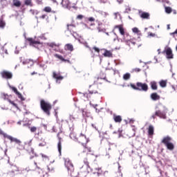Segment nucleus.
<instances>
[{"mask_svg": "<svg viewBox=\"0 0 177 177\" xmlns=\"http://www.w3.org/2000/svg\"><path fill=\"white\" fill-rule=\"evenodd\" d=\"M82 115H83V117H89L90 113L86 112V111H82Z\"/></svg>", "mask_w": 177, "mask_h": 177, "instance_id": "42", "label": "nucleus"}, {"mask_svg": "<svg viewBox=\"0 0 177 177\" xmlns=\"http://www.w3.org/2000/svg\"><path fill=\"white\" fill-rule=\"evenodd\" d=\"M80 136H82L83 138H84V139H85L86 143H88V140L86 139V136L85 135H84V134H82V133H80Z\"/></svg>", "mask_w": 177, "mask_h": 177, "instance_id": "59", "label": "nucleus"}, {"mask_svg": "<svg viewBox=\"0 0 177 177\" xmlns=\"http://www.w3.org/2000/svg\"><path fill=\"white\" fill-rule=\"evenodd\" d=\"M151 99L153 100V102H157V100H160V97L157 94V93H153L151 94Z\"/></svg>", "mask_w": 177, "mask_h": 177, "instance_id": "20", "label": "nucleus"}, {"mask_svg": "<svg viewBox=\"0 0 177 177\" xmlns=\"http://www.w3.org/2000/svg\"><path fill=\"white\" fill-rule=\"evenodd\" d=\"M136 85L139 88L138 91H143L144 92L149 91V86L146 83L137 82Z\"/></svg>", "mask_w": 177, "mask_h": 177, "instance_id": "7", "label": "nucleus"}, {"mask_svg": "<svg viewBox=\"0 0 177 177\" xmlns=\"http://www.w3.org/2000/svg\"><path fill=\"white\" fill-rule=\"evenodd\" d=\"M0 135H3V138H6V136L8 135L6 133L3 132L2 129L0 128Z\"/></svg>", "mask_w": 177, "mask_h": 177, "instance_id": "47", "label": "nucleus"}, {"mask_svg": "<svg viewBox=\"0 0 177 177\" xmlns=\"http://www.w3.org/2000/svg\"><path fill=\"white\" fill-rule=\"evenodd\" d=\"M88 151V153H91V148H85V149L84 150V153H85V151Z\"/></svg>", "mask_w": 177, "mask_h": 177, "instance_id": "62", "label": "nucleus"}, {"mask_svg": "<svg viewBox=\"0 0 177 177\" xmlns=\"http://www.w3.org/2000/svg\"><path fill=\"white\" fill-rule=\"evenodd\" d=\"M61 5L64 9H68V10L71 9V2H70V0H62Z\"/></svg>", "mask_w": 177, "mask_h": 177, "instance_id": "10", "label": "nucleus"}, {"mask_svg": "<svg viewBox=\"0 0 177 177\" xmlns=\"http://www.w3.org/2000/svg\"><path fill=\"white\" fill-rule=\"evenodd\" d=\"M13 5L16 8H20L21 6V2L19 0H13Z\"/></svg>", "mask_w": 177, "mask_h": 177, "instance_id": "30", "label": "nucleus"}, {"mask_svg": "<svg viewBox=\"0 0 177 177\" xmlns=\"http://www.w3.org/2000/svg\"><path fill=\"white\" fill-rule=\"evenodd\" d=\"M148 135L149 136H153L154 135V126L150 124L148 127Z\"/></svg>", "mask_w": 177, "mask_h": 177, "instance_id": "21", "label": "nucleus"}, {"mask_svg": "<svg viewBox=\"0 0 177 177\" xmlns=\"http://www.w3.org/2000/svg\"><path fill=\"white\" fill-rule=\"evenodd\" d=\"M84 17V15H77V18L79 19L80 20H81L82 18Z\"/></svg>", "mask_w": 177, "mask_h": 177, "instance_id": "64", "label": "nucleus"}, {"mask_svg": "<svg viewBox=\"0 0 177 177\" xmlns=\"http://www.w3.org/2000/svg\"><path fill=\"white\" fill-rule=\"evenodd\" d=\"M148 37H156V34L153 32H148Z\"/></svg>", "mask_w": 177, "mask_h": 177, "instance_id": "55", "label": "nucleus"}, {"mask_svg": "<svg viewBox=\"0 0 177 177\" xmlns=\"http://www.w3.org/2000/svg\"><path fill=\"white\" fill-rule=\"evenodd\" d=\"M25 5H27V6H32V2L31 0H26Z\"/></svg>", "mask_w": 177, "mask_h": 177, "instance_id": "36", "label": "nucleus"}, {"mask_svg": "<svg viewBox=\"0 0 177 177\" xmlns=\"http://www.w3.org/2000/svg\"><path fill=\"white\" fill-rule=\"evenodd\" d=\"M156 2H162V3H169V1L168 0H156Z\"/></svg>", "mask_w": 177, "mask_h": 177, "instance_id": "45", "label": "nucleus"}, {"mask_svg": "<svg viewBox=\"0 0 177 177\" xmlns=\"http://www.w3.org/2000/svg\"><path fill=\"white\" fill-rule=\"evenodd\" d=\"M103 175H104V176H107V175H109V171H104Z\"/></svg>", "mask_w": 177, "mask_h": 177, "instance_id": "63", "label": "nucleus"}, {"mask_svg": "<svg viewBox=\"0 0 177 177\" xmlns=\"http://www.w3.org/2000/svg\"><path fill=\"white\" fill-rule=\"evenodd\" d=\"M84 164L80 169H81V174H82L83 176H86L89 172H92V169H91V167H89V162H88V159L85 158L84 160Z\"/></svg>", "mask_w": 177, "mask_h": 177, "instance_id": "2", "label": "nucleus"}, {"mask_svg": "<svg viewBox=\"0 0 177 177\" xmlns=\"http://www.w3.org/2000/svg\"><path fill=\"white\" fill-rule=\"evenodd\" d=\"M8 86L10 88V89H11L14 93H15V95H17V96L19 97V99H20L22 101L26 100V99H24V97H23V95H21V93H20V92H19L17 91V88L12 85H10V84L8 82Z\"/></svg>", "mask_w": 177, "mask_h": 177, "instance_id": "4", "label": "nucleus"}, {"mask_svg": "<svg viewBox=\"0 0 177 177\" xmlns=\"http://www.w3.org/2000/svg\"><path fill=\"white\" fill-rule=\"evenodd\" d=\"M104 53H103L104 57H111L113 56V53L110 50H107L106 49H104Z\"/></svg>", "mask_w": 177, "mask_h": 177, "instance_id": "22", "label": "nucleus"}, {"mask_svg": "<svg viewBox=\"0 0 177 177\" xmlns=\"http://www.w3.org/2000/svg\"><path fill=\"white\" fill-rule=\"evenodd\" d=\"M132 31L134 32V34H139V32H140V30H139V29L136 27L133 28Z\"/></svg>", "mask_w": 177, "mask_h": 177, "instance_id": "37", "label": "nucleus"}, {"mask_svg": "<svg viewBox=\"0 0 177 177\" xmlns=\"http://www.w3.org/2000/svg\"><path fill=\"white\" fill-rule=\"evenodd\" d=\"M171 140H172V138H171V136H165L162 140V143H163V145H165V146L166 145H168V143H171Z\"/></svg>", "mask_w": 177, "mask_h": 177, "instance_id": "16", "label": "nucleus"}, {"mask_svg": "<svg viewBox=\"0 0 177 177\" xmlns=\"http://www.w3.org/2000/svg\"><path fill=\"white\" fill-rule=\"evenodd\" d=\"M165 10L167 15H169L170 13H172V8L171 7H165Z\"/></svg>", "mask_w": 177, "mask_h": 177, "instance_id": "32", "label": "nucleus"}, {"mask_svg": "<svg viewBox=\"0 0 177 177\" xmlns=\"http://www.w3.org/2000/svg\"><path fill=\"white\" fill-rule=\"evenodd\" d=\"M90 106L95 109V111L97 112V108H96L97 107V104H93L92 102H90Z\"/></svg>", "mask_w": 177, "mask_h": 177, "instance_id": "51", "label": "nucleus"}, {"mask_svg": "<svg viewBox=\"0 0 177 177\" xmlns=\"http://www.w3.org/2000/svg\"><path fill=\"white\" fill-rule=\"evenodd\" d=\"M48 46L50 48H55V46H57L55 43H47Z\"/></svg>", "mask_w": 177, "mask_h": 177, "instance_id": "43", "label": "nucleus"}, {"mask_svg": "<svg viewBox=\"0 0 177 177\" xmlns=\"http://www.w3.org/2000/svg\"><path fill=\"white\" fill-rule=\"evenodd\" d=\"M66 168L68 172H73L74 171V166L68 158H64Z\"/></svg>", "mask_w": 177, "mask_h": 177, "instance_id": "5", "label": "nucleus"}, {"mask_svg": "<svg viewBox=\"0 0 177 177\" xmlns=\"http://www.w3.org/2000/svg\"><path fill=\"white\" fill-rule=\"evenodd\" d=\"M130 78H131V73H127L123 75V80H124V81H128V80H130Z\"/></svg>", "mask_w": 177, "mask_h": 177, "instance_id": "31", "label": "nucleus"}, {"mask_svg": "<svg viewBox=\"0 0 177 177\" xmlns=\"http://www.w3.org/2000/svg\"><path fill=\"white\" fill-rule=\"evenodd\" d=\"M131 12V7L126 6L124 13H130Z\"/></svg>", "mask_w": 177, "mask_h": 177, "instance_id": "41", "label": "nucleus"}, {"mask_svg": "<svg viewBox=\"0 0 177 177\" xmlns=\"http://www.w3.org/2000/svg\"><path fill=\"white\" fill-rule=\"evenodd\" d=\"M28 41L30 42V45H32V46H35V48H38V45H41V41H35L32 39V38H28Z\"/></svg>", "mask_w": 177, "mask_h": 177, "instance_id": "14", "label": "nucleus"}, {"mask_svg": "<svg viewBox=\"0 0 177 177\" xmlns=\"http://www.w3.org/2000/svg\"><path fill=\"white\" fill-rule=\"evenodd\" d=\"M166 147L168 150H174V149H175V146L174 145V144L172 142H169L168 144H167L166 145Z\"/></svg>", "mask_w": 177, "mask_h": 177, "instance_id": "27", "label": "nucleus"}, {"mask_svg": "<svg viewBox=\"0 0 177 177\" xmlns=\"http://www.w3.org/2000/svg\"><path fill=\"white\" fill-rule=\"evenodd\" d=\"M79 42H80V44H84V45H85V46H86V47L88 48V43H86V42H82V41H81V39H79Z\"/></svg>", "mask_w": 177, "mask_h": 177, "instance_id": "57", "label": "nucleus"}, {"mask_svg": "<svg viewBox=\"0 0 177 177\" xmlns=\"http://www.w3.org/2000/svg\"><path fill=\"white\" fill-rule=\"evenodd\" d=\"M70 138H71V139H73L75 142H77V140H78V139H77V137H75V136H74V134H71Z\"/></svg>", "mask_w": 177, "mask_h": 177, "instance_id": "46", "label": "nucleus"}, {"mask_svg": "<svg viewBox=\"0 0 177 177\" xmlns=\"http://www.w3.org/2000/svg\"><path fill=\"white\" fill-rule=\"evenodd\" d=\"M30 12L32 13V15H38L39 12L37 10H30Z\"/></svg>", "mask_w": 177, "mask_h": 177, "instance_id": "48", "label": "nucleus"}, {"mask_svg": "<svg viewBox=\"0 0 177 177\" xmlns=\"http://www.w3.org/2000/svg\"><path fill=\"white\" fill-rule=\"evenodd\" d=\"M131 87L134 89L135 91H139V88L138 86H136L135 84H130Z\"/></svg>", "mask_w": 177, "mask_h": 177, "instance_id": "40", "label": "nucleus"}, {"mask_svg": "<svg viewBox=\"0 0 177 177\" xmlns=\"http://www.w3.org/2000/svg\"><path fill=\"white\" fill-rule=\"evenodd\" d=\"M8 94L3 93L2 94V98L4 100H8L10 104H12V106H15V107H17V104L13 102V101L10 100V99L8 98Z\"/></svg>", "mask_w": 177, "mask_h": 177, "instance_id": "19", "label": "nucleus"}, {"mask_svg": "<svg viewBox=\"0 0 177 177\" xmlns=\"http://www.w3.org/2000/svg\"><path fill=\"white\" fill-rule=\"evenodd\" d=\"M67 30L71 34V35H74V31H75V25L74 24H68L67 25Z\"/></svg>", "mask_w": 177, "mask_h": 177, "instance_id": "17", "label": "nucleus"}, {"mask_svg": "<svg viewBox=\"0 0 177 177\" xmlns=\"http://www.w3.org/2000/svg\"><path fill=\"white\" fill-rule=\"evenodd\" d=\"M40 106L41 110H43L44 113L47 115H50V110H52V105L50 104L44 100L40 101Z\"/></svg>", "mask_w": 177, "mask_h": 177, "instance_id": "1", "label": "nucleus"}, {"mask_svg": "<svg viewBox=\"0 0 177 177\" xmlns=\"http://www.w3.org/2000/svg\"><path fill=\"white\" fill-rule=\"evenodd\" d=\"M98 13L102 15L103 17H107V16H109V12H106L104 11H98Z\"/></svg>", "mask_w": 177, "mask_h": 177, "instance_id": "33", "label": "nucleus"}, {"mask_svg": "<svg viewBox=\"0 0 177 177\" xmlns=\"http://www.w3.org/2000/svg\"><path fill=\"white\" fill-rule=\"evenodd\" d=\"M113 15L115 16V19H117L118 16L121 19V15H120V12H115Z\"/></svg>", "mask_w": 177, "mask_h": 177, "instance_id": "53", "label": "nucleus"}, {"mask_svg": "<svg viewBox=\"0 0 177 177\" xmlns=\"http://www.w3.org/2000/svg\"><path fill=\"white\" fill-rule=\"evenodd\" d=\"M7 139H8L9 140H10L11 142H15V143H17V145H20V143H21V142L20 141V140L13 138L11 136H9L7 134V136H6V137Z\"/></svg>", "mask_w": 177, "mask_h": 177, "instance_id": "15", "label": "nucleus"}, {"mask_svg": "<svg viewBox=\"0 0 177 177\" xmlns=\"http://www.w3.org/2000/svg\"><path fill=\"white\" fill-rule=\"evenodd\" d=\"M39 146L40 147H44V146H46V142H41V143H39Z\"/></svg>", "mask_w": 177, "mask_h": 177, "instance_id": "54", "label": "nucleus"}, {"mask_svg": "<svg viewBox=\"0 0 177 177\" xmlns=\"http://www.w3.org/2000/svg\"><path fill=\"white\" fill-rule=\"evenodd\" d=\"M22 63L23 64H28V63H30V66L34 65V62L32 61L26 60V61H24Z\"/></svg>", "mask_w": 177, "mask_h": 177, "instance_id": "38", "label": "nucleus"}, {"mask_svg": "<svg viewBox=\"0 0 177 177\" xmlns=\"http://www.w3.org/2000/svg\"><path fill=\"white\" fill-rule=\"evenodd\" d=\"M79 117H80V113L77 111H74L69 115V120L70 121L73 122V121H75V120H78Z\"/></svg>", "mask_w": 177, "mask_h": 177, "instance_id": "12", "label": "nucleus"}, {"mask_svg": "<svg viewBox=\"0 0 177 177\" xmlns=\"http://www.w3.org/2000/svg\"><path fill=\"white\" fill-rule=\"evenodd\" d=\"M39 67L43 68V70H45L46 68V66L44 64H39Z\"/></svg>", "mask_w": 177, "mask_h": 177, "instance_id": "49", "label": "nucleus"}, {"mask_svg": "<svg viewBox=\"0 0 177 177\" xmlns=\"http://www.w3.org/2000/svg\"><path fill=\"white\" fill-rule=\"evenodd\" d=\"M55 57H57V59H59V60H61V62H70L69 60L64 59L63 56L58 54H55Z\"/></svg>", "mask_w": 177, "mask_h": 177, "instance_id": "29", "label": "nucleus"}, {"mask_svg": "<svg viewBox=\"0 0 177 177\" xmlns=\"http://www.w3.org/2000/svg\"><path fill=\"white\" fill-rule=\"evenodd\" d=\"M150 86H151V88L153 91H157L158 89V87H157V82H150Z\"/></svg>", "mask_w": 177, "mask_h": 177, "instance_id": "24", "label": "nucleus"}, {"mask_svg": "<svg viewBox=\"0 0 177 177\" xmlns=\"http://www.w3.org/2000/svg\"><path fill=\"white\" fill-rule=\"evenodd\" d=\"M1 75L3 78H6V80H12V77H13L12 73L7 71L1 72Z\"/></svg>", "mask_w": 177, "mask_h": 177, "instance_id": "11", "label": "nucleus"}, {"mask_svg": "<svg viewBox=\"0 0 177 177\" xmlns=\"http://www.w3.org/2000/svg\"><path fill=\"white\" fill-rule=\"evenodd\" d=\"M30 132L32 133L37 132V127H30Z\"/></svg>", "mask_w": 177, "mask_h": 177, "instance_id": "50", "label": "nucleus"}, {"mask_svg": "<svg viewBox=\"0 0 177 177\" xmlns=\"http://www.w3.org/2000/svg\"><path fill=\"white\" fill-rule=\"evenodd\" d=\"M93 49L95 50V52H97V53H99V52H100V49H99V48H97V47H93Z\"/></svg>", "mask_w": 177, "mask_h": 177, "instance_id": "56", "label": "nucleus"}, {"mask_svg": "<svg viewBox=\"0 0 177 177\" xmlns=\"http://www.w3.org/2000/svg\"><path fill=\"white\" fill-rule=\"evenodd\" d=\"M59 142L57 144L58 147V151L59 153V155L62 156V138L60 137H58Z\"/></svg>", "mask_w": 177, "mask_h": 177, "instance_id": "23", "label": "nucleus"}, {"mask_svg": "<svg viewBox=\"0 0 177 177\" xmlns=\"http://www.w3.org/2000/svg\"><path fill=\"white\" fill-rule=\"evenodd\" d=\"M88 21H95V19L93 17H91L88 18Z\"/></svg>", "mask_w": 177, "mask_h": 177, "instance_id": "58", "label": "nucleus"}, {"mask_svg": "<svg viewBox=\"0 0 177 177\" xmlns=\"http://www.w3.org/2000/svg\"><path fill=\"white\" fill-rule=\"evenodd\" d=\"M53 77L56 81V84H60V82L63 81L64 77L62 76L59 73L53 72Z\"/></svg>", "mask_w": 177, "mask_h": 177, "instance_id": "8", "label": "nucleus"}, {"mask_svg": "<svg viewBox=\"0 0 177 177\" xmlns=\"http://www.w3.org/2000/svg\"><path fill=\"white\" fill-rule=\"evenodd\" d=\"M44 12H46L47 13H50L52 12V8L49 6L45 7L44 9Z\"/></svg>", "mask_w": 177, "mask_h": 177, "instance_id": "35", "label": "nucleus"}, {"mask_svg": "<svg viewBox=\"0 0 177 177\" xmlns=\"http://www.w3.org/2000/svg\"><path fill=\"white\" fill-rule=\"evenodd\" d=\"M65 49L70 52H73V50H74V47L73 46V44H68L65 46Z\"/></svg>", "mask_w": 177, "mask_h": 177, "instance_id": "25", "label": "nucleus"}, {"mask_svg": "<svg viewBox=\"0 0 177 177\" xmlns=\"http://www.w3.org/2000/svg\"><path fill=\"white\" fill-rule=\"evenodd\" d=\"M115 28H118L119 32L122 35V37L127 34V32H125V29H124V27H122V25H118L115 26Z\"/></svg>", "mask_w": 177, "mask_h": 177, "instance_id": "18", "label": "nucleus"}, {"mask_svg": "<svg viewBox=\"0 0 177 177\" xmlns=\"http://www.w3.org/2000/svg\"><path fill=\"white\" fill-rule=\"evenodd\" d=\"M140 71H141L140 68H133V69L132 70V72H133H133H135V73H139Z\"/></svg>", "mask_w": 177, "mask_h": 177, "instance_id": "52", "label": "nucleus"}, {"mask_svg": "<svg viewBox=\"0 0 177 177\" xmlns=\"http://www.w3.org/2000/svg\"><path fill=\"white\" fill-rule=\"evenodd\" d=\"M83 96H84V97H86V99H89V95L88 93H83Z\"/></svg>", "mask_w": 177, "mask_h": 177, "instance_id": "61", "label": "nucleus"}, {"mask_svg": "<svg viewBox=\"0 0 177 177\" xmlns=\"http://www.w3.org/2000/svg\"><path fill=\"white\" fill-rule=\"evenodd\" d=\"M113 120L115 122H121L122 121V118H121V115H113Z\"/></svg>", "mask_w": 177, "mask_h": 177, "instance_id": "26", "label": "nucleus"}, {"mask_svg": "<svg viewBox=\"0 0 177 177\" xmlns=\"http://www.w3.org/2000/svg\"><path fill=\"white\" fill-rule=\"evenodd\" d=\"M155 115H157V117H159V118H162L163 120H165V118H167V109H165L163 111H156L155 113Z\"/></svg>", "mask_w": 177, "mask_h": 177, "instance_id": "6", "label": "nucleus"}, {"mask_svg": "<svg viewBox=\"0 0 177 177\" xmlns=\"http://www.w3.org/2000/svg\"><path fill=\"white\" fill-rule=\"evenodd\" d=\"M163 53L166 54L167 59H174V54L172 53V49H171V48L167 47L165 48Z\"/></svg>", "mask_w": 177, "mask_h": 177, "instance_id": "9", "label": "nucleus"}, {"mask_svg": "<svg viewBox=\"0 0 177 177\" xmlns=\"http://www.w3.org/2000/svg\"><path fill=\"white\" fill-rule=\"evenodd\" d=\"M83 28H87L88 30H93V28L88 26L86 24H83Z\"/></svg>", "mask_w": 177, "mask_h": 177, "instance_id": "44", "label": "nucleus"}, {"mask_svg": "<svg viewBox=\"0 0 177 177\" xmlns=\"http://www.w3.org/2000/svg\"><path fill=\"white\" fill-rule=\"evenodd\" d=\"M116 1L118 2V3H119V5H121V3H124V0H116Z\"/></svg>", "mask_w": 177, "mask_h": 177, "instance_id": "60", "label": "nucleus"}, {"mask_svg": "<svg viewBox=\"0 0 177 177\" xmlns=\"http://www.w3.org/2000/svg\"><path fill=\"white\" fill-rule=\"evenodd\" d=\"M97 29L98 30V32H106V28L97 27Z\"/></svg>", "mask_w": 177, "mask_h": 177, "instance_id": "39", "label": "nucleus"}, {"mask_svg": "<svg viewBox=\"0 0 177 177\" xmlns=\"http://www.w3.org/2000/svg\"><path fill=\"white\" fill-rule=\"evenodd\" d=\"M121 42L126 44V45H128L129 46H131V44L135 45V42L132 41L131 35H129V33L128 32H126L125 35L122 36Z\"/></svg>", "mask_w": 177, "mask_h": 177, "instance_id": "3", "label": "nucleus"}, {"mask_svg": "<svg viewBox=\"0 0 177 177\" xmlns=\"http://www.w3.org/2000/svg\"><path fill=\"white\" fill-rule=\"evenodd\" d=\"M6 25V24L5 23V21H3V19L2 18H0V28H3Z\"/></svg>", "mask_w": 177, "mask_h": 177, "instance_id": "34", "label": "nucleus"}, {"mask_svg": "<svg viewBox=\"0 0 177 177\" xmlns=\"http://www.w3.org/2000/svg\"><path fill=\"white\" fill-rule=\"evenodd\" d=\"M167 80H160L159 82V85L161 88H166L167 87Z\"/></svg>", "mask_w": 177, "mask_h": 177, "instance_id": "28", "label": "nucleus"}, {"mask_svg": "<svg viewBox=\"0 0 177 177\" xmlns=\"http://www.w3.org/2000/svg\"><path fill=\"white\" fill-rule=\"evenodd\" d=\"M138 13H139L140 17H141V19H150V14L149 12H145L139 10Z\"/></svg>", "mask_w": 177, "mask_h": 177, "instance_id": "13", "label": "nucleus"}]
</instances>
